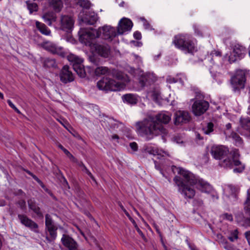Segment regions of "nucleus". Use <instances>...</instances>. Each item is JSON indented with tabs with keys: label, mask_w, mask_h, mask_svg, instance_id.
<instances>
[{
	"label": "nucleus",
	"mask_w": 250,
	"mask_h": 250,
	"mask_svg": "<svg viewBox=\"0 0 250 250\" xmlns=\"http://www.w3.org/2000/svg\"><path fill=\"white\" fill-rule=\"evenodd\" d=\"M66 156L72 162L77 161V158H76L70 152H69Z\"/></svg>",
	"instance_id": "nucleus-48"
},
{
	"label": "nucleus",
	"mask_w": 250,
	"mask_h": 250,
	"mask_svg": "<svg viewBox=\"0 0 250 250\" xmlns=\"http://www.w3.org/2000/svg\"><path fill=\"white\" fill-rule=\"evenodd\" d=\"M143 20L144 21V26L145 28L146 29H149L150 28V24L144 18H143Z\"/></svg>",
	"instance_id": "nucleus-52"
},
{
	"label": "nucleus",
	"mask_w": 250,
	"mask_h": 250,
	"mask_svg": "<svg viewBox=\"0 0 250 250\" xmlns=\"http://www.w3.org/2000/svg\"><path fill=\"white\" fill-rule=\"evenodd\" d=\"M79 34L80 41L86 46H88L91 48V46L94 43L93 42L94 40L100 37L101 31L100 29L99 30L93 28H90V30L83 29Z\"/></svg>",
	"instance_id": "nucleus-7"
},
{
	"label": "nucleus",
	"mask_w": 250,
	"mask_h": 250,
	"mask_svg": "<svg viewBox=\"0 0 250 250\" xmlns=\"http://www.w3.org/2000/svg\"><path fill=\"white\" fill-rule=\"evenodd\" d=\"M118 205L120 207V208H121V209L124 211V210H125V208H124V207L123 206V205H122V204L121 203V202H118Z\"/></svg>",
	"instance_id": "nucleus-61"
},
{
	"label": "nucleus",
	"mask_w": 250,
	"mask_h": 250,
	"mask_svg": "<svg viewBox=\"0 0 250 250\" xmlns=\"http://www.w3.org/2000/svg\"><path fill=\"white\" fill-rule=\"evenodd\" d=\"M208 102L203 101H196L192 105V111L195 115L200 116L205 112L208 107Z\"/></svg>",
	"instance_id": "nucleus-11"
},
{
	"label": "nucleus",
	"mask_w": 250,
	"mask_h": 250,
	"mask_svg": "<svg viewBox=\"0 0 250 250\" xmlns=\"http://www.w3.org/2000/svg\"><path fill=\"white\" fill-rule=\"evenodd\" d=\"M58 228L56 225L45 227L46 236L45 239L48 243L54 242L57 236Z\"/></svg>",
	"instance_id": "nucleus-19"
},
{
	"label": "nucleus",
	"mask_w": 250,
	"mask_h": 250,
	"mask_svg": "<svg viewBox=\"0 0 250 250\" xmlns=\"http://www.w3.org/2000/svg\"><path fill=\"white\" fill-rule=\"evenodd\" d=\"M153 122L156 125V126L162 127L160 129L161 134H166L167 129L164 127V125L167 124L171 120V116L167 113L161 112L155 115L150 116Z\"/></svg>",
	"instance_id": "nucleus-9"
},
{
	"label": "nucleus",
	"mask_w": 250,
	"mask_h": 250,
	"mask_svg": "<svg viewBox=\"0 0 250 250\" xmlns=\"http://www.w3.org/2000/svg\"><path fill=\"white\" fill-rule=\"evenodd\" d=\"M44 66L47 67H55L56 66V61L54 59H48L45 61Z\"/></svg>",
	"instance_id": "nucleus-34"
},
{
	"label": "nucleus",
	"mask_w": 250,
	"mask_h": 250,
	"mask_svg": "<svg viewBox=\"0 0 250 250\" xmlns=\"http://www.w3.org/2000/svg\"><path fill=\"white\" fill-rule=\"evenodd\" d=\"M7 103L9 105V106L11 108H12L16 113H17L19 114H21V112L20 111V110H19V109H18L17 108V107L14 105V104L12 103V102L10 100H8L7 101Z\"/></svg>",
	"instance_id": "nucleus-39"
},
{
	"label": "nucleus",
	"mask_w": 250,
	"mask_h": 250,
	"mask_svg": "<svg viewBox=\"0 0 250 250\" xmlns=\"http://www.w3.org/2000/svg\"><path fill=\"white\" fill-rule=\"evenodd\" d=\"M73 163H76L79 167H82V169L84 168V167H86L83 162L79 161L77 159V161L74 162Z\"/></svg>",
	"instance_id": "nucleus-50"
},
{
	"label": "nucleus",
	"mask_w": 250,
	"mask_h": 250,
	"mask_svg": "<svg viewBox=\"0 0 250 250\" xmlns=\"http://www.w3.org/2000/svg\"><path fill=\"white\" fill-rule=\"evenodd\" d=\"M18 204L21 210H24L26 209V202L24 200H20Z\"/></svg>",
	"instance_id": "nucleus-44"
},
{
	"label": "nucleus",
	"mask_w": 250,
	"mask_h": 250,
	"mask_svg": "<svg viewBox=\"0 0 250 250\" xmlns=\"http://www.w3.org/2000/svg\"><path fill=\"white\" fill-rule=\"evenodd\" d=\"M55 225L51 215L48 213L45 215V227Z\"/></svg>",
	"instance_id": "nucleus-32"
},
{
	"label": "nucleus",
	"mask_w": 250,
	"mask_h": 250,
	"mask_svg": "<svg viewBox=\"0 0 250 250\" xmlns=\"http://www.w3.org/2000/svg\"><path fill=\"white\" fill-rule=\"evenodd\" d=\"M77 3L80 7L85 9H89L91 5L90 1L88 0H79Z\"/></svg>",
	"instance_id": "nucleus-30"
},
{
	"label": "nucleus",
	"mask_w": 250,
	"mask_h": 250,
	"mask_svg": "<svg viewBox=\"0 0 250 250\" xmlns=\"http://www.w3.org/2000/svg\"><path fill=\"white\" fill-rule=\"evenodd\" d=\"M172 42L176 48L185 53L193 54L197 51L194 42L186 36H175Z\"/></svg>",
	"instance_id": "nucleus-6"
},
{
	"label": "nucleus",
	"mask_w": 250,
	"mask_h": 250,
	"mask_svg": "<svg viewBox=\"0 0 250 250\" xmlns=\"http://www.w3.org/2000/svg\"><path fill=\"white\" fill-rule=\"evenodd\" d=\"M49 5L56 12H59L63 6V3L62 0H50Z\"/></svg>",
	"instance_id": "nucleus-25"
},
{
	"label": "nucleus",
	"mask_w": 250,
	"mask_h": 250,
	"mask_svg": "<svg viewBox=\"0 0 250 250\" xmlns=\"http://www.w3.org/2000/svg\"><path fill=\"white\" fill-rule=\"evenodd\" d=\"M18 217L23 225L31 230H34L35 232L37 231L36 229H38V225L32 219L29 218L26 215L20 214H18Z\"/></svg>",
	"instance_id": "nucleus-16"
},
{
	"label": "nucleus",
	"mask_w": 250,
	"mask_h": 250,
	"mask_svg": "<svg viewBox=\"0 0 250 250\" xmlns=\"http://www.w3.org/2000/svg\"><path fill=\"white\" fill-rule=\"evenodd\" d=\"M17 194L20 195H22L25 194V193L22 189H18L17 191Z\"/></svg>",
	"instance_id": "nucleus-60"
},
{
	"label": "nucleus",
	"mask_w": 250,
	"mask_h": 250,
	"mask_svg": "<svg viewBox=\"0 0 250 250\" xmlns=\"http://www.w3.org/2000/svg\"><path fill=\"white\" fill-rule=\"evenodd\" d=\"M124 102L131 104H135L137 103L138 99L133 94H126L123 96Z\"/></svg>",
	"instance_id": "nucleus-26"
},
{
	"label": "nucleus",
	"mask_w": 250,
	"mask_h": 250,
	"mask_svg": "<svg viewBox=\"0 0 250 250\" xmlns=\"http://www.w3.org/2000/svg\"><path fill=\"white\" fill-rule=\"evenodd\" d=\"M73 68L80 77L84 78L86 76V69L83 65L82 62H80L76 65H74Z\"/></svg>",
	"instance_id": "nucleus-23"
},
{
	"label": "nucleus",
	"mask_w": 250,
	"mask_h": 250,
	"mask_svg": "<svg viewBox=\"0 0 250 250\" xmlns=\"http://www.w3.org/2000/svg\"><path fill=\"white\" fill-rule=\"evenodd\" d=\"M59 76L60 81L64 84L71 83L74 80V76L69 70V67L67 65L62 67L60 72Z\"/></svg>",
	"instance_id": "nucleus-12"
},
{
	"label": "nucleus",
	"mask_w": 250,
	"mask_h": 250,
	"mask_svg": "<svg viewBox=\"0 0 250 250\" xmlns=\"http://www.w3.org/2000/svg\"><path fill=\"white\" fill-rule=\"evenodd\" d=\"M221 242L224 245V248L227 250H229V249L230 248V247L229 246L230 245L227 241V239L224 237L222 236Z\"/></svg>",
	"instance_id": "nucleus-40"
},
{
	"label": "nucleus",
	"mask_w": 250,
	"mask_h": 250,
	"mask_svg": "<svg viewBox=\"0 0 250 250\" xmlns=\"http://www.w3.org/2000/svg\"><path fill=\"white\" fill-rule=\"evenodd\" d=\"M246 53V49L242 45L237 44L234 45L233 51L229 58L230 63L244 58Z\"/></svg>",
	"instance_id": "nucleus-10"
},
{
	"label": "nucleus",
	"mask_w": 250,
	"mask_h": 250,
	"mask_svg": "<svg viewBox=\"0 0 250 250\" xmlns=\"http://www.w3.org/2000/svg\"><path fill=\"white\" fill-rule=\"evenodd\" d=\"M63 126L71 133H72L71 130H73V128L71 126H69L67 127L65 125H63Z\"/></svg>",
	"instance_id": "nucleus-62"
},
{
	"label": "nucleus",
	"mask_w": 250,
	"mask_h": 250,
	"mask_svg": "<svg viewBox=\"0 0 250 250\" xmlns=\"http://www.w3.org/2000/svg\"><path fill=\"white\" fill-rule=\"evenodd\" d=\"M137 133L146 141L152 140L154 137L161 134L160 129L162 127L156 126L150 116L143 121L136 123Z\"/></svg>",
	"instance_id": "nucleus-4"
},
{
	"label": "nucleus",
	"mask_w": 250,
	"mask_h": 250,
	"mask_svg": "<svg viewBox=\"0 0 250 250\" xmlns=\"http://www.w3.org/2000/svg\"><path fill=\"white\" fill-rule=\"evenodd\" d=\"M36 26L38 30L43 35L48 36L51 34L50 30L43 23L36 21Z\"/></svg>",
	"instance_id": "nucleus-21"
},
{
	"label": "nucleus",
	"mask_w": 250,
	"mask_h": 250,
	"mask_svg": "<svg viewBox=\"0 0 250 250\" xmlns=\"http://www.w3.org/2000/svg\"><path fill=\"white\" fill-rule=\"evenodd\" d=\"M33 212L36 215V217L39 219H42L43 218V214L41 208L39 206L37 208L34 209Z\"/></svg>",
	"instance_id": "nucleus-37"
},
{
	"label": "nucleus",
	"mask_w": 250,
	"mask_h": 250,
	"mask_svg": "<svg viewBox=\"0 0 250 250\" xmlns=\"http://www.w3.org/2000/svg\"><path fill=\"white\" fill-rule=\"evenodd\" d=\"M74 21L69 16H62L61 19V28L62 30L69 32L73 27Z\"/></svg>",
	"instance_id": "nucleus-20"
},
{
	"label": "nucleus",
	"mask_w": 250,
	"mask_h": 250,
	"mask_svg": "<svg viewBox=\"0 0 250 250\" xmlns=\"http://www.w3.org/2000/svg\"><path fill=\"white\" fill-rule=\"evenodd\" d=\"M174 124L177 125L183 124H187L191 119L189 113L188 111L183 110L176 111L174 114Z\"/></svg>",
	"instance_id": "nucleus-13"
},
{
	"label": "nucleus",
	"mask_w": 250,
	"mask_h": 250,
	"mask_svg": "<svg viewBox=\"0 0 250 250\" xmlns=\"http://www.w3.org/2000/svg\"><path fill=\"white\" fill-rule=\"evenodd\" d=\"M154 227L156 229L157 233L159 234L160 237H162V233L160 230L159 227L157 225H154Z\"/></svg>",
	"instance_id": "nucleus-55"
},
{
	"label": "nucleus",
	"mask_w": 250,
	"mask_h": 250,
	"mask_svg": "<svg viewBox=\"0 0 250 250\" xmlns=\"http://www.w3.org/2000/svg\"><path fill=\"white\" fill-rule=\"evenodd\" d=\"M90 49L92 54L89 56L88 60L95 66H98L101 62L98 56L108 58L111 55V46L105 42H95L91 46Z\"/></svg>",
	"instance_id": "nucleus-5"
},
{
	"label": "nucleus",
	"mask_w": 250,
	"mask_h": 250,
	"mask_svg": "<svg viewBox=\"0 0 250 250\" xmlns=\"http://www.w3.org/2000/svg\"><path fill=\"white\" fill-rule=\"evenodd\" d=\"M67 58L68 61L72 63L73 67L74 66V65H76L80 62H83V60L81 58H80L73 54H69L67 56Z\"/></svg>",
	"instance_id": "nucleus-28"
},
{
	"label": "nucleus",
	"mask_w": 250,
	"mask_h": 250,
	"mask_svg": "<svg viewBox=\"0 0 250 250\" xmlns=\"http://www.w3.org/2000/svg\"><path fill=\"white\" fill-rule=\"evenodd\" d=\"M229 153L232 159H225L221 162V166L230 169L235 166V168H233V171L234 173H242L245 168V166L239 160L240 155L238 149L233 148L229 151L227 147L220 146H212L210 150L213 157L218 160L224 158Z\"/></svg>",
	"instance_id": "nucleus-2"
},
{
	"label": "nucleus",
	"mask_w": 250,
	"mask_h": 250,
	"mask_svg": "<svg viewBox=\"0 0 250 250\" xmlns=\"http://www.w3.org/2000/svg\"><path fill=\"white\" fill-rule=\"evenodd\" d=\"M171 170L174 173L177 172L180 176H175L174 181L178 187L180 193L186 199H192L195 194L194 186L202 192L208 193L212 189L211 185L198 176L194 175L185 169L172 166Z\"/></svg>",
	"instance_id": "nucleus-1"
},
{
	"label": "nucleus",
	"mask_w": 250,
	"mask_h": 250,
	"mask_svg": "<svg viewBox=\"0 0 250 250\" xmlns=\"http://www.w3.org/2000/svg\"><path fill=\"white\" fill-rule=\"evenodd\" d=\"M167 82L170 84L178 83V80H177V76L176 77L168 76L167 79Z\"/></svg>",
	"instance_id": "nucleus-42"
},
{
	"label": "nucleus",
	"mask_w": 250,
	"mask_h": 250,
	"mask_svg": "<svg viewBox=\"0 0 250 250\" xmlns=\"http://www.w3.org/2000/svg\"><path fill=\"white\" fill-rule=\"evenodd\" d=\"M229 137L233 140L236 146H242L243 144V139L237 133L232 131L230 135H229Z\"/></svg>",
	"instance_id": "nucleus-22"
},
{
	"label": "nucleus",
	"mask_w": 250,
	"mask_h": 250,
	"mask_svg": "<svg viewBox=\"0 0 250 250\" xmlns=\"http://www.w3.org/2000/svg\"><path fill=\"white\" fill-rule=\"evenodd\" d=\"M27 203L29 209L32 211L39 207V204L34 199H29Z\"/></svg>",
	"instance_id": "nucleus-33"
},
{
	"label": "nucleus",
	"mask_w": 250,
	"mask_h": 250,
	"mask_svg": "<svg viewBox=\"0 0 250 250\" xmlns=\"http://www.w3.org/2000/svg\"><path fill=\"white\" fill-rule=\"evenodd\" d=\"M134 228H135V229H136V231H137V232L139 234V235H140L142 236V238L145 237V235L144 234L143 232L139 229V228L138 227V226L137 227H134Z\"/></svg>",
	"instance_id": "nucleus-54"
},
{
	"label": "nucleus",
	"mask_w": 250,
	"mask_h": 250,
	"mask_svg": "<svg viewBox=\"0 0 250 250\" xmlns=\"http://www.w3.org/2000/svg\"><path fill=\"white\" fill-rule=\"evenodd\" d=\"M180 75H177V80H178V83H181L182 84H184V80H183V78L181 77H180Z\"/></svg>",
	"instance_id": "nucleus-57"
},
{
	"label": "nucleus",
	"mask_w": 250,
	"mask_h": 250,
	"mask_svg": "<svg viewBox=\"0 0 250 250\" xmlns=\"http://www.w3.org/2000/svg\"><path fill=\"white\" fill-rule=\"evenodd\" d=\"M23 170L28 175H30L45 191L48 192L49 189L46 188L43 183L36 175L28 169H23Z\"/></svg>",
	"instance_id": "nucleus-27"
},
{
	"label": "nucleus",
	"mask_w": 250,
	"mask_h": 250,
	"mask_svg": "<svg viewBox=\"0 0 250 250\" xmlns=\"http://www.w3.org/2000/svg\"><path fill=\"white\" fill-rule=\"evenodd\" d=\"M61 241L63 245L69 250H78L77 243L68 235L63 234Z\"/></svg>",
	"instance_id": "nucleus-18"
},
{
	"label": "nucleus",
	"mask_w": 250,
	"mask_h": 250,
	"mask_svg": "<svg viewBox=\"0 0 250 250\" xmlns=\"http://www.w3.org/2000/svg\"><path fill=\"white\" fill-rule=\"evenodd\" d=\"M44 21L47 23L49 25H50L52 21H54V17L50 16L49 14H45L43 16Z\"/></svg>",
	"instance_id": "nucleus-38"
},
{
	"label": "nucleus",
	"mask_w": 250,
	"mask_h": 250,
	"mask_svg": "<svg viewBox=\"0 0 250 250\" xmlns=\"http://www.w3.org/2000/svg\"><path fill=\"white\" fill-rule=\"evenodd\" d=\"M238 233L239 232L237 229L231 231L228 237V239L232 242H234L238 239Z\"/></svg>",
	"instance_id": "nucleus-31"
},
{
	"label": "nucleus",
	"mask_w": 250,
	"mask_h": 250,
	"mask_svg": "<svg viewBox=\"0 0 250 250\" xmlns=\"http://www.w3.org/2000/svg\"><path fill=\"white\" fill-rule=\"evenodd\" d=\"M56 145L58 147V148H59L60 149H61L62 150L64 148V147L59 142H57L56 143Z\"/></svg>",
	"instance_id": "nucleus-59"
},
{
	"label": "nucleus",
	"mask_w": 250,
	"mask_h": 250,
	"mask_svg": "<svg viewBox=\"0 0 250 250\" xmlns=\"http://www.w3.org/2000/svg\"><path fill=\"white\" fill-rule=\"evenodd\" d=\"M62 48L58 47L56 46L52 45L51 46L50 51L53 54H59L60 56H63V53L62 52Z\"/></svg>",
	"instance_id": "nucleus-36"
},
{
	"label": "nucleus",
	"mask_w": 250,
	"mask_h": 250,
	"mask_svg": "<svg viewBox=\"0 0 250 250\" xmlns=\"http://www.w3.org/2000/svg\"><path fill=\"white\" fill-rule=\"evenodd\" d=\"M229 187H230V190H231L232 193L235 194V192L237 190L236 188L235 187L232 186H230Z\"/></svg>",
	"instance_id": "nucleus-58"
},
{
	"label": "nucleus",
	"mask_w": 250,
	"mask_h": 250,
	"mask_svg": "<svg viewBox=\"0 0 250 250\" xmlns=\"http://www.w3.org/2000/svg\"><path fill=\"white\" fill-rule=\"evenodd\" d=\"M129 146L133 151H136L138 150V144L136 142H133L130 143L129 144Z\"/></svg>",
	"instance_id": "nucleus-45"
},
{
	"label": "nucleus",
	"mask_w": 250,
	"mask_h": 250,
	"mask_svg": "<svg viewBox=\"0 0 250 250\" xmlns=\"http://www.w3.org/2000/svg\"><path fill=\"white\" fill-rule=\"evenodd\" d=\"M154 164H155V167L156 168V169L159 170L160 171L161 173L163 174V172H162L163 169L162 168L161 163H159V162H157V161L155 160Z\"/></svg>",
	"instance_id": "nucleus-46"
},
{
	"label": "nucleus",
	"mask_w": 250,
	"mask_h": 250,
	"mask_svg": "<svg viewBox=\"0 0 250 250\" xmlns=\"http://www.w3.org/2000/svg\"><path fill=\"white\" fill-rule=\"evenodd\" d=\"M133 36L134 38L137 40H140L142 38V34L141 32L138 31H136L134 33Z\"/></svg>",
	"instance_id": "nucleus-47"
},
{
	"label": "nucleus",
	"mask_w": 250,
	"mask_h": 250,
	"mask_svg": "<svg viewBox=\"0 0 250 250\" xmlns=\"http://www.w3.org/2000/svg\"><path fill=\"white\" fill-rule=\"evenodd\" d=\"M212 54L216 56L220 57L221 56V52L219 51L214 50L212 52Z\"/></svg>",
	"instance_id": "nucleus-56"
},
{
	"label": "nucleus",
	"mask_w": 250,
	"mask_h": 250,
	"mask_svg": "<svg viewBox=\"0 0 250 250\" xmlns=\"http://www.w3.org/2000/svg\"><path fill=\"white\" fill-rule=\"evenodd\" d=\"M82 171L87 174L89 176H92L91 172L86 167H84V168H82Z\"/></svg>",
	"instance_id": "nucleus-53"
},
{
	"label": "nucleus",
	"mask_w": 250,
	"mask_h": 250,
	"mask_svg": "<svg viewBox=\"0 0 250 250\" xmlns=\"http://www.w3.org/2000/svg\"><path fill=\"white\" fill-rule=\"evenodd\" d=\"M83 14L82 16V21L88 25H94L95 24L98 20V15L93 11L84 12L83 10L81 12V14Z\"/></svg>",
	"instance_id": "nucleus-14"
},
{
	"label": "nucleus",
	"mask_w": 250,
	"mask_h": 250,
	"mask_svg": "<svg viewBox=\"0 0 250 250\" xmlns=\"http://www.w3.org/2000/svg\"><path fill=\"white\" fill-rule=\"evenodd\" d=\"M27 7L29 11V13L32 14L34 12H37L38 10V5L35 2H31L30 0L26 1Z\"/></svg>",
	"instance_id": "nucleus-29"
},
{
	"label": "nucleus",
	"mask_w": 250,
	"mask_h": 250,
	"mask_svg": "<svg viewBox=\"0 0 250 250\" xmlns=\"http://www.w3.org/2000/svg\"><path fill=\"white\" fill-rule=\"evenodd\" d=\"M246 75L244 71L239 70L231 79V83L234 92L238 93L241 89L245 87Z\"/></svg>",
	"instance_id": "nucleus-8"
},
{
	"label": "nucleus",
	"mask_w": 250,
	"mask_h": 250,
	"mask_svg": "<svg viewBox=\"0 0 250 250\" xmlns=\"http://www.w3.org/2000/svg\"><path fill=\"white\" fill-rule=\"evenodd\" d=\"M245 236L248 242L249 246H250V231H246L245 233Z\"/></svg>",
	"instance_id": "nucleus-51"
},
{
	"label": "nucleus",
	"mask_w": 250,
	"mask_h": 250,
	"mask_svg": "<svg viewBox=\"0 0 250 250\" xmlns=\"http://www.w3.org/2000/svg\"><path fill=\"white\" fill-rule=\"evenodd\" d=\"M245 204H247V206L245 207L246 212H247V208L248 206H250V193H248V197L246 201Z\"/></svg>",
	"instance_id": "nucleus-49"
},
{
	"label": "nucleus",
	"mask_w": 250,
	"mask_h": 250,
	"mask_svg": "<svg viewBox=\"0 0 250 250\" xmlns=\"http://www.w3.org/2000/svg\"><path fill=\"white\" fill-rule=\"evenodd\" d=\"M151 82L149 74H143L139 78V83L142 87H144L147 84H150Z\"/></svg>",
	"instance_id": "nucleus-24"
},
{
	"label": "nucleus",
	"mask_w": 250,
	"mask_h": 250,
	"mask_svg": "<svg viewBox=\"0 0 250 250\" xmlns=\"http://www.w3.org/2000/svg\"><path fill=\"white\" fill-rule=\"evenodd\" d=\"M214 124L212 122L208 123L207 127L204 129V133L206 134L209 135L213 131Z\"/></svg>",
	"instance_id": "nucleus-35"
},
{
	"label": "nucleus",
	"mask_w": 250,
	"mask_h": 250,
	"mask_svg": "<svg viewBox=\"0 0 250 250\" xmlns=\"http://www.w3.org/2000/svg\"><path fill=\"white\" fill-rule=\"evenodd\" d=\"M223 218L229 221H233V216L231 214L225 213L222 215Z\"/></svg>",
	"instance_id": "nucleus-43"
},
{
	"label": "nucleus",
	"mask_w": 250,
	"mask_h": 250,
	"mask_svg": "<svg viewBox=\"0 0 250 250\" xmlns=\"http://www.w3.org/2000/svg\"><path fill=\"white\" fill-rule=\"evenodd\" d=\"M88 72H94L96 76L101 75H105L106 76L103 77L97 83V86L100 90L104 91H120L124 88L125 84L120 82H117L108 76L110 75V70L105 66H97L94 68L92 66L87 67Z\"/></svg>",
	"instance_id": "nucleus-3"
},
{
	"label": "nucleus",
	"mask_w": 250,
	"mask_h": 250,
	"mask_svg": "<svg viewBox=\"0 0 250 250\" xmlns=\"http://www.w3.org/2000/svg\"><path fill=\"white\" fill-rule=\"evenodd\" d=\"M132 26L133 22L130 19L123 18L119 21L117 33L118 34H123L125 32L130 31Z\"/></svg>",
	"instance_id": "nucleus-15"
},
{
	"label": "nucleus",
	"mask_w": 250,
	"mask_h": 250,
	"mask_svg": "<svg viewBox=\"0 0 250 250\" xmlns=\"http://www.w3.org/2000/svg\"><path fill=\"white\" fill-rule=\"evenodd\" d=\"M111 138L112 140H118L119 139V136L117 134H114L111 136Z\"/></svg>",
	"instance_id": "nucleus-63"
},
{
	"label": "nucleus",
	"mask_w": 250,
	"mask_h": 250,
	"mask_svg": "<svg viewBox=\"0 0 250 250\" xmlns=\"http://www.w3.org/2000/svg\"><path fill=\"white\" fill-rule=\"evenodd\" d=\"M110 127L113 129H115L118 127V125L114 123V124H111Z\"/></svg>",
	"instance_id": "nucleus-64"
},
{
	"label": "nucleus",
	"mask_w": 250,
	"mask_h": 250,
	"mask_svg": "<svg viewBox=\"0 0 250 250\" xmlns=\"http://www.w3.org/2000/svg\"><path fill=\"white\" fill-rule=\"evenodd\" d=\"M62 183L63 188L66 190L69 189L70 188V187L66 179L63 176H62Z\"/></svg>",
	"instance_id": "nucleus-41"
},
{
	"label": "nucleus",
	"mask_w": 250,
	"mask_h": 250,
	"mask_svg": "<svg viewBox=\"0 0 250 250\" xmlns=\"http://www.w3.org/2000/svg\"><path fill=\"white\" fill-rule=\"evenodd\" d=\"M100 29L103 34L102 38L104 40H112L117 35L116 29L110 26L105 25L102 28H99L98 30Z\"/></svg>",
	"instance_id": "nucleus-17"
}]
</instances>
